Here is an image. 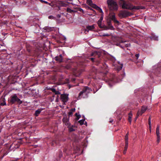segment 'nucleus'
Here are the masks:
<instances>
[{
  "label": "nucleus",
  "instance_id": "f257e3e1",
  "mask_svg": "<svg viewBox=\"0 0 161 161\" xmlns=\"http://www.w3.org/2000/svg\"><path fill=\"white\" fill-rule=\"evenodd\" d=\"M119 4L122 8L132 10L133 9L139 10L145 8L144 6H133L131 3L127 0H120Z\"/></svg>",
  "mask_w": 161,
  "mask_h": 161
},
{
  "label": "nucleus",
  "instance_id": "f03ea898",
  "mask_svg": "<svg viewBox=\"0 0 161 161\" xmlns=\"http://www.w3.org/2000/svg\"><path fill=\"white\" fill-rule=\"evenodd\" d=\"M92 91L91 88L86 86L84 87L82 90L80 92L78 97V99L83 98H86L88 96V94Z\"/></svg>",
  "mask_w": 161,
  "mask_h": 161
},
{
  "label": "nucleus",
  "instance_id": "7ed1b4c3",
  "mask_svg": "<svg viewBox=\"0 0 161 161\" xmlns=\"http://www.w3.org/2000/svg\"><path fill=\"white\" fill-rule=\"evenodd\" d=\"M107 3L110 10L116 11L118 9V5L114 0H107Z\"/></svg>",
  "mask_w": 161,
  "mask_h": 161
},
{
  "label": "nucleus",
  "instance_id": "20e7f679",
  "mask_svg": "<svg viewBox=\"0 0 161 161\" xmlns=\"http://www.w3.org/2000/svg\"><path fill=\"white\" fill-rule=\"evenodd\" d=\"M9 102L12 104H14L15 103H17L19 104L22 103V102L17 97V94H16L12 95L10 97Z\"/></svg>",
  "mask_w": 161,
  "mask_h": 161
},
{
  "label": "nucleus",
  "instance_id": "39448f33",
  "mask_svg": "<svg viewBox=\"0 0 161 161\" xmlns=\"http://www.w3.org/2000/svg\"><path fill=\"white\" fill-rule=\"evenodd\" d=\"M132 14L127 10H123L121 11L119 14V16L121 18H124L130 16Z\"/></svg>",
  "mask_w": 161,
  "mask_h": 161
},
{
  "label": "nucleus",
  "instance_id": "423d86ee",
  "mask_svg": "<svg viewBox=\"0 0 161 161\" xmlns=\"http://www.w3.org/2000/svg\"><path fill=\"white\" fill-rule=\"evenodd\" d=\"M68 95L67 94H64L61 95L60 98L63 103L66 102L68 100Z\"/></svg>",
  "mask_w": 161,
  "mask_h": 161
},
{
  "label": "nucleus",
  "instance_id": "0eeeda50",
  "mask_svg": "<svg viewBox=\"0 0 161 161\" xmlns=\"http://www.w3.org/2000/svg\"><path fill=\"white\" fill-rule=\"evenodd\" d=\"M84 71L83 69H75L73 70L74 74L76 76L80 75L81 73Z\"/></svg>",
  "mask_w": 161,
  "mask_h": 161
},
{
  "label": "nucleus",
  "instance_id": "6e6552de",
  "mask_svg": "<svg viewBox=\"0 0 161 161\" xmlns=\"http://www.w3.org/2000/svg\"><path fill=\"white\" fill-rule=\"evenodd\" d=\"M160 125H158L156 129V134L157 136V142L158 143L160 140V136L159 131Z\"/></svg>",
  "mask_w": 161,
  "mask_h": 161
},
{
  "label": "nucleus",
  "instance_id": "1a4fd4ad",
  "mask_svg": "<svg viewBox=\"0 0 161 161\" xmlns=\"http://www.w3.org/2000/svg\"><path fill=\"white\" fill-rule=\"evenodd\" d=\"M69 117H67V116H64L63 119L62 121L65 124V125H69L70 123L69 122Z\"/></svg>",
  "mask_w": 161,
  "mask_h": 161
},
{
  "label": "nucleus",
  "instance_id": "9d476101",
  "mask_svg": "<svg viewBox=\"0 0 161 161\" xmlns=\"http://www.w3.org/2000/svg\"><path fill=\"white\" fill-rule=\"evenodd\" d=\"M110 19L114 21L115 23H119V22L117 20L115 17V15L114 13H112L109 15Z\"/></svg>",
  "mask_w": 161,
  "mask_h": 161
},
{
  "label": "nucleus",
  "instance_id": "9b49d317",
  "mask_svg": "<svg viewBox=\"0 0 161 161\" xmlns=\"http://www.w3.org/2000/svg\"><path fill=\"white\" fill-rule=\"evenodd\" d=\"M69 131V132H71L75 131V125H71L70 124L69 125H67Z\"/></svg>",
  "mask_w": 161,
  "mask_h": 161
},
{
  "label": "nucleus",
  "instance_id": "f8f14e48",
  "mask_svg": "<svg viewBox=\"0 0 161 161\" xmlns=\"http://www.w3.org/2000/svg\"><path fill=\"white\" fill-rule=\"evenodd\" d=\"M55 60L59 62H61L63 60V57L62 55H60L59 56H56L55 58Z\"/></svg>",
  "mask_w": 161,
  "mask_h": 161
},
{
  "label": "nucleus",
  "instance_id": "ddd939ff",
  "mask_svg": "<svg viewBox=\"0 0 161 161\" xmlns=\"http://www.w3.org/2000/svg\"><path fill=\"white\" fill-rule=\"evenodd\" d=\"M94 28V27L93 25L88 26L86 27V29H85V31H87V32L89 31H92Z\"/></svg>",
  "mask_w": 161,
  "mask_h": 161
},
{
  "label": "nucleus",
  "instance_id": "4468645a",
  "mask_svg": "<svg viewBox=\"0 0 161 161\" xmlns=\"http://www.w3.org/2000/svg\"><path fill=\"white\" fill-rule=\"evenodd\" d=\"M147 108L146 106H142L141 110V115L144 113L147 109Z\"/></svg>",
  "mask_w": 161,
  "mask_h": 161
},
{
  "label": "nucleus",
  "instance_id": "2eb2a0df",
  "mask_svg": "<svg viewBox=\"0 0 161 161\" xmlns=\"http://www.w3.org/2000/svg\"><path fill=\"white\" fill-rule=\"evenodd\" d=\"M111 21L110 19L107 20V23L108 25L109 26V29L111 30H114V28L112 25H111Z\"/></svg>",
  "mask_w": 161,
  "mask_h": 161
},
{
  "label": "nucleus",
  "instance_id": "dca6fc26",
  "mask_svg": "<svg viewBox=\"0 0 161 161\" xmlns=\"http://www.w3.org/2000/svg\"><path fill=\"white\" fill-rule=\"evenodd\" d=\"M42 110L41 109H38L35 111V113L34 114L36 116H37L40 113Z\"/></svg>",
  "mask_w": 161,
  "mask_h": 161
},
{
  "label": "nucleus",
  "instance_id": "f3484780",
  "mask_svg": "<svg viewBox=\"0 0 161 161\" xmlns=\"http://www.w3.org/2000/svg\"><path fill=\"white\" fill-rule=\"evenodd\" d=\"M128 136L129 133L128 132L125 135V142H128Z\"/></svg>",
  "mask_w": 161,
  "mask_h": 161
},
{
  "label": "nucleus",
  "instance_id": "a211bd4d",
  "mask_svg": "<svg viewBox=\"0 0 161 161\" xmlns=\"http://www.w3.org/2000/svg\"><path fill=\"white\" fill-rule=\"evenodd\" d=\"M61 6L64 7H66L68 6V4L66 3H64L63 2H61L60 3Z\"/></svg>",
  "mask_w": 161,
  "mask_h": 161
},
{
  "label": "nucleus",
  "instance_id": "6ab92c4d",
  "mask_svg": "<svg viewBox=\"0 0 161 161\" xmlns=\"http://www.w3.org/2000/svg\"><path fill=\"white\" fill-rule=\"evenodd\" d=\"M35 26L36 27V30L35 31V32L36 33L38 32V31H39L40 30L39 26L38 24H36L35 25Z\"/></svg>",
  "mask_w": 161,
  "mask_h": 161
},
{
  "label": "nucleus",
  "instance_id": "aec40b11",
  "mask_svg": "<svg viewBox=\"0 0 161 161\" xmlns=\"http://www.w3.org/2000/svg\"><path fill=\"white\" fill-rule=\"evenodd\" d=\"M151 117H149L148 119V125L149 126V128L150 130H151Z\"/></svg>",
  "mask_w": 161,
  "mask_h": 161
},
{
  "label": "nucleus",
  "instance_id": "412c9836",
  "mask_svg": "<svg viewBox=\"0 0 161 161\" xmlns=\"http://www.w3.org/2000/svg\"><path fill=\"white\" fill-rule=\"evenodd\" d=\"M87 3L90 6L92 4V0H86Z\"/></svg>",
  "mask_w": 161,
  "mask_h": 161
},
{
  "label": "nucleus",
  "instance_id": "4be33fe9",
  "mask_svg": "<svg viewBox=\"0 0 161 161\" xmlns=\"http://www.w3.org/2000/svg\"><path fill=\"white\" fill-rule=\"evenodd\" d=\"M101 23H102V21H99V20H98L97 21V24H98V26L100 28H103V27L102 26H101Z\"/></svg>",
  "mask_w": 161,
  "mask_h": 161
},
{
  "label": "nucleus",
  "instance_id": "5701e85b",
  "mask_svg": "<svg viewBox=\"0 0 161 161\" xmlns=\"http://www.w3.org/2000/svg\"><path fill=\"white\" fill-rule=\"evenodd\" d=\"M44 29L48 32H49L51 30V28L48 27H45L44 28Z\"/></svg>",
  "mask_w": 161,
  "mask_h": 161
},
{
  "label": "nucleus",
  "instance_id": "b1692460",
  "mask_svg": "<svg viewBox=\"0 0 161 161\" xmlns=\"http://www.w3.org/2000/svg\"><path fill=\"white\" fill-rule=\"evenodd\" d=\"M85 120V119L80 120L78 121V123L80 125H82L84 124Z\"/></svg>",
  "mask_w": 161,
  "mask_h": 161
},
{
  "label": "nucleus",
  "instance_id": "393cba45",
  "mask_svg": "<svg viewBox=\"0 0 161 161\" xmlns=\"http://www.w3.org/2000/svg\"><path fill=\"white\" fill-rule=\"evenodd\" d=\"M67 11L69 13H72L74 12V10L71 9L69 8H67Z\"/></svg>",
  "mask_w": 161,
  "mask_h": 161
},
{
  "label": "nucleus",
  "instance_id": "a878e982",
  "mask_svg": "<svg viewBox=\"0 0 161 161\" xmlns=\"http://www.w3.org/2000/svg\"><path fill=\"white\" fill-rule=\"evenodd\" d=\"M75 115L76 117V120H78L80 117L81 116L80 115H78L77 113L75 114Z\"/></svg>",
  "mask_w": 161,
  "mask_h": 161
},
{
  "label": "nucleus",
  "instance_id": "bb28decb",
  "mask_svg": "<svg viewBox=\"0 0 161 161\" xmlns=\"http://www.w3.org/2000/svg\"><path fill=\"white\" fill-rule=\"evenodd\" d=\"M123 65V64H121L120 66H118L117 68V69L118 71L121 70L122 68Z\"/></svg>",
  "mask_w": 161,
  "mask_h": 161
},
{
  "label": "nucleus",
  "instance_id": "cd10ccee",
  "mask_svg": "<svg viewBox=\"0 0 161 161\" xmlns=\"http://www.w3.org/2000/svg\"><path fill=\"white\" fill-rule=\"evenodd\" d=\"M140 115H141V111H140L139 110L137 113L136 118H138Z\"/></svg>",
  "mask_w": 161,
  "mask_h": 161
},
{
  "label": "nucleus",
  "instance_id": "c85d7f7f",
  "mask_svg": "<svg viewBox=\"0 0 161 161\" xmlns=\"http://www.w3.org/2000/svg\"><path fill=\"white\" fill-rule=\"evenodd\" d=\"M128 142H125V145L124 147V149H125L126 150V149L127 150L128 148Z\"/></svg>",
  "mask_w": 161,
  "mask_h": 161
},
{
  "label": "nucleus",
  "instance_id": "c756f323",
  "mask_svg": "<svg viewBox=\"0 0 161 161\" xmlns=\"http://www.w3.org/2000/svg\"><path fill=\"white\" fill-rule=\"evenodd\" d=\"M63 155L62 152V151H60L59 152V153L58 154V156L60 158H61Z\"/></svg>",
  "mask_w": 161,
  "mask_h": 161
},
{
  "label": "nucleus",
  "instance_id": "7c9ffc66",
  "mask_svg": "<svg viewBox=\"0 0 161 161\" xmlns=\"http://www.w3.org/2000/svg\"><path fill=\"white\" fill-rule=\"evenodd\" d=\"M72 114H73L72 112H71L70 111L68 113V116L69 117V116H72Z\"/></svg>",
  "mask_w": 161,
  "mask_h": 161
},
{
  "label": "nucleus",
  "instance_id": "2f4dec72",
  "mask_svg": "<svg viewBox=\"0 0 161 161\" xmlns=\"http://www.w3.org/2000/svg\"><path fill=\"white\" fill-rule=\"evenodd\" d=\"M132 116H129L128 118V121H129L131 123V118H132Z\"/></svg>",
  "mask_w": 161,
  "mask_h": 161
},
{
  "label": "nucleus",
  "instance_id": "473e14b6",
  "mask_svg": "<svg viewBox=\"0 0 161 161\" xmlns=\"http://www.w3.org/2000/svg\"><path fill=\"white\" fill-rule=\"evenodd\" d=\"M71 67V66L69 65H67L65 66V68L67 69H69Z\"/></svg>",
  "mask_w": 161,
  "mask_h": 161
},
{
  "label": "nucleus",
  "instance_id": "72a5a7b5",
  "mask_svg": "<svg viewBox=\"0 0 161 161\" xmlns=\"http://www.w3.org/2000/svg\"><path fill=\"white\" fill-rule=\"evenodd\" d=\"M48 18L49 19H54V17L52 15L49 16H48Z\"/></svg>",
  "mask_w": 161,
  "mask_h": 161
},
{
  "label": "nucleus",
  "instance_id": "f704fd0d",
  "mask_svg": "<svg viewBox=\"0 0 161 161\" xmlns=\"http://www.w3.org/2000/svg\"><path fill=\"white\" fill-rule=\"evenodd\" d=\"M97 8H98V10H99V12L101 13H103V12L102 11V9L98 7H97Z\"/></svg>",
  "mask_w": 161,
  "mask_h": 161
},
{
  "label": "nucleus",
  "instance_id": "c9c22d12",
  "mask_svg": "<svg viewBox=\"0 0 161 161\" xmlns=\"http://www.w3.org/2000/svg\"><path fill=\"white\" fill-rule=\"evenodd\" d=\"M55 94L56 95L60 94V92L59 91H56Z\"/></svg>",
  "mask_w": 161,
  "mask_h": 161
},
{
  "label": "nucleus",
  "instance_id": "e433bc0d",
  "mask_svg": "<svg viewBox=\"0 0 161 161\" xmlns=\"http://www.w3.org/2000/svg\"><path fill=\"white\" fill-rule=\"evenodd\" d=\"M136 57V59H138V57H139V54H136L135 55Z\"/></svg>",
  "mask_w": 161,
  "mask_h": 161
},
{
  "label": "nucleus",
  "instance_id": "4c0bfd02",
  "mask_svg": "<svg viewBox=\"0 0 161 161\" xmlns=\"http://www.w3.org/2000/svg\"><path fill=\"white\" fill-rule=\"evenodd\" d=\"M78 10L80 12H83V10L81 8H79Z\"/></svg>",
  "mask_w": 161,
  "mask_h": 161
},
{
  "label": "nucleus",
  "instance_id": "58836bf2",
  "mask_svg": "<svg viewBox=\"0 0 161 161\" xmlns=\"http://www.w3.org/2000/svg\"><path fill=\"white\" fill-rule=\"evenodd\" d=\"M129 116H132V114L131 112V111H130L128 114Z\"/></svg>",
  "mask_w": 161,
  "mask_h": 161
},
{
  "label": "nucleus",
  "instance_id": "ea45409f",
  "mask_svg": "<svg viewBox=\"0 0 161 161\" xmlns=\"http://www.w3.org/2000/svg\"><path fill=\"white\" fill-rule=\"evenodd\" d=\"M153 39H154L155 40H158V37L157 36H154L153 38Z\"/></svg>",
  "mask_w": 161,
  "mask_h": 161
},
{
  "label": "nucleus",
  "instance_id": "a19ab883",
  "mask_svg": "<svg viewBox=\"0 0 161 161\" xmlns=\"http://www.w3.org/2000/svg\"><path fill=\"white\" fill-rule=\"evenodd\" d=\"M75 108H72L71 109V110H70V111L71 112H72L73 113V112H75Z\"/></svg>",
  "mask_w": 161,
  "mask_h": 161
},
{
  "label": "nucleus",
  "instance_id": "79ce46f5",
  "mask_svg": "<svg viewBox=\"0 0 161 161\" xmlns=\"http://www.w3.org/2000/svg\"><path fill=\"white\" fill-rule=\"evenodd\" d=\"M51 90H52V92H53L54 93L56 91V90L55 89H54V88L53 89H51Z\"/></svg>",
  "mask_w": 161,
  "mask_h": 161
},
{
  "label": "nucleus",
  "instance_id": "37998d69",
  "mask_svg": "<svg viewBox=\"0 0 161 161\" xmlns=\"http://www.w3.org/2000/svg\"><path fill=\"white\" fill-rule=\"evenodd\" d=\"M103 36H109V35L108 34H103V35H102Z\"/></svg>",
  "mask_w": 161,
  "mask_h": 161
},
{
  "label": "nucleus",
  "instance_id": "c03bdc74",
  "mask_svg": "<svg viewBox=\"0 0 161 161\" xmlns=\"http://www.w3.org/2000/svg\"><path fill=\"white\" fill-rule=\"evenodd\" d=\"M127 150L126 149L125 150V149H124L123 152L124 154H125L126 153Z\"/></svg>",
  "mask_w": 161,
  "mask_h": 161
},
{
  "label": "nucleus",
  "instance_id": "a18cd8bd",
  "mask_svg": "<svg viewBox=\"0 0 161 161\" xmlns=\"http://www.w3.org/2000/svg\"><path fill=\"white\" fill-rule=\"evenodd\" d=\"M90 59L92 61V62H93L94 61V59H95V58H90Z\"/></svg>",
  "mask_w": 161,
  "mask_h": 161
},
{
  "label": "nucleus",
  "instance_id": "49530a36",
  "mask_svg": "<svg viewBox=\"0 0 161 161\" xmlns=\"http://www.w3.org/2000/svg\"><path fill=\"white\" fill-rule=\"evenodd\" d=\"M1 105H2V106L5 105H6V103H1Z\"/></svg>",
  "mask_w": 161,
  "mask_h": 161
},
{
  "label": "nucleus",
  "instance_id": "de8ad7c7",
  "mask_svg": "<svg viewBox=\"0 0 161 161\" xmlns=\"http://www.w3.org/2000/svg\"><path fill=\"white\" fill-rule=\"evenodd\" d=\"M116 45L117 46H120V47H122V48H123V47H121V46H120V44L119 43H117L116 44Z\"/></svg>",
  "mask_w": 161,
  "mask_h": 161
},
{
  "label": "nucleus",
  "instance_id": "09e8293b",
  "mask_svg": "<svg viewBox=\"0 0 161 161\" xmlns=\"http://www.w3.org/2000/svg\"><path fill=\"white\" fill-rule=\"evenodd\" d=\"M114 121L113 120V119H110V120L109 121V122L110 123H111Z\"/></svg>",
  "mask_w": 161,
  "mask_h": 161
},
{
  "label": "nucleus",
  "instance_id": "8fccbe9b",
  "mask_svg": "<svg viewBox=\"0 0 161 161\" xmlns=\"http://www.w3.org/2000/svg\"><path fill=\"white\" fill-rule=\"evenodd\" d=\"M103 17H101L99 20L102 21L103 20Z\"/></svg>",
  "mask_w": 161,
  "mask_h": 161
},
{
  "label": "nucleus",
  "instance_id": "3c124183",
  "mask_svg": "<svg viewBox=\"0 0 161 161\" xmlns=\"http://www.w3.org/2000/svg\"><path fill=\"white\" fill-rule=\"evenodd\" d=\"M129 44H126L125 45V47H128L129 46Z\"/></svg>",
  "mask_w": 161,
  "mask_h": 161
},
{
  "label": "nucleus",
  "instance_id": "603ef678",
  "mask_svg": "<svg viewBox=\"0 0 161 161\" xmlns=\"http://www.w3.org/2000/svg\"><path fill=\"white\" fill-rule=\"evenodd\" d=\"M119 43H122L123 42V41L122 40H121L120 39H119Z\"/></svg>",
  "mask_w": 161,
  "mask_h": 161
},
{
  "label": "nucleus",
  "instance_id": "864d4df0",
  "mask_svg": "<svg viewBox=\"0 0 161 161\" xmlns=\"http://www.w3.org/2000/svg\"><path fill=\"white\" fill-rule=\"evenodd\" d=\"M41 1H42V2H44L45 3H48V2H46V1H43V0H41Z\"/></svg>",
  "mask_w": 161,
  "mask_h": 161
},
{
  "label": "nucleus",
  "instance_id": "5fc2aeb1",
  "mask_svg": "<svg viewBox=\"0 0 161 161\" xmlns=\"http://www.w3.org/2000/svg\"><path fill=\"white\" fill-rule=\"evenodd\" d=\"M27 50L29 52H30V51H31V50L30 49H27Z\"/></svg>",
  "mask_w": 161,
  "mask_h": 161
},
{
  "label": "nucleus",
  "instance_id": "6e6d98bb",
  "mask_svg": "<svg viewBox=\"0 0 161 161\" xmlns=\"http://www.w3.org/2000/svg\"><path fill=\"white\" fill-rule=\"evenodd\" d=\"M85 125H87V123L86 122L85 123Z\"/></svg>",
  "mask_w": 161,
  "mask_h": 161
},
{
  "label": "nucleus",
  "instance_id": "4d7b16f0",
  "mask_svg": "<svg viewBox=\"0 0 161 161\" xmlns=\"http://www.w3.org/2000/svg\"><path fill=\"white\" fill-rule=\"evenodd\" d=\"M103 66H104V67H107V66H106V64H105V65H104Z\"/></svg>",
  "mask_w": 161,
  "mask_h": 161
},
{
  "label": "nucleus",
  "instance_id": "13d9d810",
  "mask_svg": "<svg viewBox=\"0 0 161 161\" xmlns=\"http://www.w3.org/2000/svg\"><path fill=\"white\" fill-rule=\"evenodd\" d=\"M137 118H136H136H135V120H136V119H137Z\"/></svg>",
  "mask_w": 161,
  "mask_h": 161
},
{
  "label": "nucleus",
  "instance_id": "bf43d9fd",
  "mask_svg": "<svg viewBox=\"0 0 161 161\" xmlns=\"http://www.w3.org/2000/svg\"><path fill=\"white\" fill-rule=\"evenodd\" d=\"M140 161H141V160H140Z\"/></svg>",
  "mask_w": 161,
  "mask_h": 161
}]
</instances>
